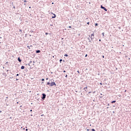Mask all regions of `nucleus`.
Wrapping results in <instances>:
<instances>
[{
    "label": "nucleus",
    "mask_w": 131,
    "mask_h": 131,
    "mask_svg": "<svg viewBox=\"0 0 131 131\" xmlns=\"http://www.w3.org/2000/svg\"><path fill=\"white\" fill-rule=\"evenodd\" d=\"M113 103H116V101L114 100L112 102V103L113 104Z\"/></svg>",
    "instance_id": "nucleus-9"
},
{
    "label": "nucleus",
    "mask_w": 131,
    "mask_h": 131,
    "mask_svg": "<svg viewBox=\"0 0 131 131\" xmlns=\"http://www.w3.org/2000/svg\"><path fill=\"white\" fill-rule=\"evenodd\" d=\"M92 131H96V130H95V129H94V128L92 129Z\"/></svg>",
    "instance_id": "nucleus-13"
},
{
    "label": "nucleus",
    "mask_w": 131,
    "mask_h": 131,
    "mask_svg": "<svg viewBox=\"0 0 131 131\" xmlns=\"http://www.w3.org/2000/svg\"><path fill=\"white\" fill-rule=\"evenodd\" d=\"M85 89H88V87H85L83 89V90H84L85 91H86V90H85Z\"/></svg>",
    "instance_id": "nucleus-11"
},
{
    "label": "nucleus",
    "mask_w": 131,
    "mask_h": 131,
    "mask_svg": "<svg viewBox=\"0 0 131 131\" xmlns=\"http://www.w3.org/2000/svg\"><path fill=\"white\" fill-rule=\"evenodd\" d=\"M72 28L71 26H69V28Z\"/></svg>",
    "instance_id": "nucleus-23"
},
{
    "label": "nucleus",
    "mask_w": 131,
    "mask_h": 131,
    "mask_svg": "<svg viewBox=\"0 0 131 131\" xmlns=\"http://www.w3.org/2000/svg\"><path fill=\"white\" fill-rule=\"evenodd\" d=\"M52 14H53V15H54V16H52V18H56V14H54V13H52Z\"/></svg>",
    "instance_id": "nucleus-5"
},
{
    "label": "nucleus",
    "mask_w": 131,
    "mask_h": 131,
    "mask_svg": "<svg viewBox=\"0 0 131 131\" xmlns=\"http://www.w3.org/2000/svg\"><path fill=\"white\" fill-rule=\"evenodd\" d=\"M47 84H48V85L50 84V82H47Z\"/></svg>",
    "instance_id": "nucleus-21"
},
{
    "label": "nucleus",
    "mask_w": 131,
    "mask_h": 131,
    "mask_svg": "<svg viewBox=\"0 0 131 131\" xmlns=\"http://www.w3.org/2000/svg\"><path fill=\"white\" fill-rule=\"evenodd\" d=\"M19 31H20V32H22V30L20 29Z\"/></svg>",
    "instance_id": "nucleus-16"
},
{
    "label": "nucleus",
    "mask_w": 131,
    "mask_h": 131,
    "mask_svg": "<svg viewBox=\"0 0 131 131\" xmlns=\"http://www.w3.org/2000/svg\"><path fill=\"white\" fill-rule=\"evenodd\" d=\"M60 62H62V59H60Z\"/></svg>",
    "instance_id": "nucleus-20"
},
{
    "label": "nucleus",
    "mask_w": 131,
    "mask_h": 131,
    "mask_svg": "<svg viewBox=\"0 0 131 131\" xmlns=\"http://www.w3.org/2000/svg\"><path fill=\"white\" fill-rule=\"evenodd\" d=\"M28 130V129H26V131Z\"/></svg>",
    "instance_id": "nucleus-35"
},
{
    "label": "nucleus",
    "mask_w": 131,
    "mask_h": 131,
    "mask_svg": "<svg viewBox=\"0 0 131 131\" xmlns=\"http://www.w3.org/2000/svg\"><path fill=\"white\" fill-rule=\"evenodd\" d=\"M99 41H101V39H99Z\"/></svg>",
    "instance_id": "nucleus-39"
},
{
    "label": "nucleus",
    "mask_w": 131,
    "mask_h": 131,
    "mask_svg": "<svg viewBox=\"0 0 131 131\" xmlns=\"http://www.w3.org/2000/svg\"><path fill=\"white\" fill-rule=\"evenodd\" d=\"M46 94H42V100H44V99H46Z\"/></svg>",
    "instance_id": "nucleus-4"
},
{
    "label": "nucleus",
    "mask_w": 131,
    "mask_h": 131,
    "mask_svg": "<svg viewBox=\"0 0 131 131\" xmlns=\"http://www.w3.org/2000/svg\"><path fill=\"white\" fill-rule=\"evenodd\" d=\"M17 104H19V102H17Z\"/></svg>",
    "instance_id": "nucleus-36"
},
{
    "label": "nucleus",
    "mask_w": 131,
    "mask_h": 131,
    "mask_svg": "<svg viewBox=\"0 0 131 131\" xmlns=\"http://www.w3.org/2000/svg\"><path fill=\"white\" fill-rule=\"evenodd\" d=\"M66 77L67 78V77H68V75H66Z\"/></svg>",
    "instance_id": "nucleus-25"
},
{
    "label": "nucleus",
    "mask_w": 131,
    "mask_h": 131,
    "mask_svg": "<svg viewBox=\"0 0 131 131\" xmlns=\"http://www.w3.org/2000/svg\"><path fill=\"white\" fill-rule=\"evenodd\" d=\"M46 35H48V34H49V33H46Z\"/></svg>",
    "instance_id": "nucleus-24"
},
{
    "label": "nucleus",
    "mask_w": 131,
    "mask_h": 131,
    "mask_svg": "<svg viewBox=\"0 0 131 131\" xmlns=\"http://www.w3.org/2000/svg\"><path fill=\"white\" fill-rule=\"evenodd\" d=\"M18 61H19V62H21L22 60L20 59V57H18L17 59Z\"/></svg>",
    "instance_id": "nucleus-6"
},
{
    "label": "nucleus",
    "mask_w": 131,
    "mask_h": 131,
    "mask_svg": "<svg viewBox=\"0 0 131 131\" xmlns=\"http://www.w3.org/2000/svg\"><path fill=\"white\" fill-rule=\"evenodd\" d=\"M30 47H32V45H31Z\"/></svg>",
    "instance_id": "nucleus-41"
},
{
    "label": "nucleus",
    "mask_w": 131,
    "mask_h": 131,
    "mask_svg": "<svg viewBox=\"0 0 131 131\" xmlns=\"http://www.w3.org/2000/svg\"><path fill=\"white\" fill-rule=\"evenodd\" d=\"M25 69V67H24V66H21V69Z\"/></svg>",
    "instance_id": "nucleus-7"
},
{
    "label": "nucleus",
    "mask_w": 131,
    "mask_h": 131,
    "mask_svg": "<svg viewBox=\"0 0 131 131\" xmlns=\"http://www.w3.org/2000/svg\"><path fill=\"white\" fill-rule=\"evenodd\" d=\"M87 130H90V129H88Z\"/></svg>",
    "instance_id": "nucleus-37"
},
{
    "label": "nucleus",
    "mask_w": 131,
    "mask_h": 131,
    "mask_svg": "<svg viewBox=\"0 0 131 131\" xmlns=\"http://www.w3.org/2000/svg\"><path fill=\"white\" fill-rule=\"evenodd\" d=\"M53 85H56V83H55V82H52L50 83V86H53Z\"/></svg>",
    "instance_id": "nucleus-2"
},
{
    "label": "nucleus",
    "mask_w": 131,
    "mask_h": 131,
    "mask_svg": "<svg viewBox=\"0 0 131 131\" xmlns=\"http://www.w3.org/2000/svg\"><path fill=\"white\" fill-rule=\"evenodd\" d=\"M85 57H88V54H86L85 56Z\"/></svg>",
    "instance_id": "nucleus-19"
},
{
    "label": "nucleus",
    "mask_w": 131,
    "mask_h": 131,
    "mask_svg": "<svg viewBox=\"0 0 131 131\" xmlns=\"http://www.w3.org/2000/svg\"><path fill=\"white\" fill-rule=\"evenodd\" d=\"M36 53H40V50L36 51Z\"/></svg>",
    "instance_id": "nucleus-8"
},
{
    "label": "nucleus",
    "mask_w": 131,
    "mask_h": 131,
    "mask_svg": "<svg viewBox=\"0 0 131 131\" xmlns=\"http://www.w3.org/2000/svg\"><path fill=\"white\" fill-rule=\"evenodd\" d=\"M52 5H54V3H52Z\"/></svg>",
    "instance_id": "nucleus-38"
},
{
    "label": "nucleus",
    "mask_w": 131,
    "mask_h": 131,
    "mask_svg": "<svg viewBox=\"0 0 131 131\" xmlns=\"http://www.w3.org/2000/svg\"><path fill=\"white\" fill-rule=\"evenodd\" d=\"M102 35H103V36H104V33H102Z\"/></svg>",
    "instance_id": "nucleus-29"
},
{
    "label": "nucleus",
    "mask_w": 131,
    "mask_h": 131,
    "mask_svg": "<svg viewBox=\"0 0 131 131\" xmlns=\"http://www.w3.org/2000/svg\"><path fill=\"white\" fill-rule=\"evenodd\" d=\"M77 73H79V71H77Z\"/></svg>",
    "instance_id": "nucleus-27"
},
{
    "label": "nucleus",
    "mask_w": 131,
    "mask_h": 131,
    "mask_svg": "<svg viewBox=\"0 0 131 131\" xmlns=\"http://www.w3.org/2000/svg\"><path fill=\"white\" fill-rule=\"evenodd\" d=\"M95 26H98V23H96V24H95Z\"/></svg>",
    "instance_id": "nucleus-12"
},
{
    "label": "nucleus",
    "mask_w": 131,
    "mask_h": 131,
    "mask_svg": "<svg viewBox=\"0 0 131 131\" xmlns=\"http://www.w3.org/2000/svg\"><path fill=\"white\" fill-rule=\"evenodd\" d=\"M91 40H93V39H94V38H95V34H94V33L92 34V35L91 36Z\"/></svg>",
    "instance_id": "nucleus-1"
},
{
    "label": "nucleus",
    "mask_w": 131,
    "mask_h": 131,
    "mask_svg": "<svg viewBox=\"0 0 131 131\" xmlns=\"http://www.w3.org/2000/svg\"><path fill=\"white\" fill-rule=\"evenodd\" d=\"M102 58H104V55H103V56H102Z\"/></svg>",
    "instance_id": "nucleus-31"
},
{
    "label": "nucleus",
    "mask_w": 131,
    "mask_h": 131,
    "mask_svg": "<svg viewBox=\"0 0 131 131\" xmlns=\"http://www.w3.org/2000/svg\"><path fill=\"white\" fill-rule=\"evenodd\" d=\"M91 93H92V92H89V94H91Z\"/></svg>",
    "instance_id": "nucleus-30"
},
{
    "label": "nucleus",
    "mask_w": 131,
    "mask_h": 131,
    "mask_svg": "<svg viewBox=\"0 0 131 131\" xmlns=\"http://www.w3.org/2000/svg\"><path fill=\"white\" fill-rule=\"evenodd\" d=\"M101 9H103V10H104V11H105V12H107V9H106V8L103 7V6H101Z\"/></svg>",
    "instance_id": "nucleus-3"
},
{
    "label": "nucleus",
    "mask_w": 131,
    "mask_h": 131,
    "mask_svg": "<svg viewBox=\"0 0 131 131\" xmlns=\"http://www.w3.org/2000/svg\"><path fill=\"white\" fill-rule=\"evenodd\" d=\"M16 80H18V79H16Z\"/></svg>",
    "instance_id": "nucleus-43"
},
{
    "label": "nucleus",
    "mask_w": 131,
    "mask_h": 131,
    "mask_svg": "<svg viewBox=\"0 0 131 131\" xmlns=\"http://www.w3.org/2000/svg\"><path fill=\"white\" fill-rule=\"evenodd\" d=\"M20 107H22V105H21Z\"/></svg>",
    "instance_id": "nucleus-42"
},
{
    "label": "nucleus",
    "mask_w": 131,
    "mask_h": 131,
    "mask_svg": "<svg viewBox=\"0 0 131 131\" xmlns=\"http://www.w3.org/2000/svg\"><path fill=\"white\" fill-rule=\"evenodd\" d=\"M100 85H102V83H100Z\"/></svg>",
    "instance_id": "nucleus-28"
},
{
    "label": "nucleus",
    "mask_w": 131,
    "mask_h": 131,
    "mask_svg": "<svg viewBox=\"0 0 131 131\" xmlns=\"http://www.w3.org/2000/svg\"><path fill=\"white\" fill-rule=\"evenodd\" d=\"M0 43H1V42H0Z\"/></svg>",
    "instance_id": "nucleus-45"
},
{
    "label": "nucleus",
    "mask_w": 131,
    "mask_h": 131,
    "mask_svg": "<svg viewBox=\"0 0 131 131\" xmlns=\"http://www.w3.org/2000/svg\"><path fill=\"white\" fill-rule=\"evenodd\" d=\"M126 92V90L125 91V93Z\"/></svg>",
    "instance_id": "nucleus-40"
},
{
    "label": "nucleus",
    "mask_w": 131,
    "mask_h": 131,
    "mask_svg": "<svg viewBox=\"0 0 131 131\" xmlns=\"http://www.w3.org/2000/svg\"><path fill=\"white\" fill-rule=\"evenodd\" d=\"M41 80L42 81H45V79H42Z\"/></svg>",
    "instance_id": "nucleus-15"
},
{
    "label": "nucleus",
    "mask_w": 131,
    "mask_h": 131,
    "mask_svg": "<svg viewBox=\"0 0 131 131\" xmlns=\"http://www.w3.org/2000/svg\"><path fill=\"white\" fill-rule=\"evenodd\" d=\"M30 111H31V112H32V110H31Z\"/></svg>",
    "instance_id": "nucleus-33"
},
{
    "label": "nucleus",
    "mask_w": 131,
    "mask_h": 131,
    "mask_svg": "<svg viewBox=\"0 0 131 131\" xmlns=\"http://www.w3.org/2000/svg\"><path fill=\"white\" fill-rule=\"evenodd\" d=\"M48 79H49L48 78H46V80H48Z\"/></svg>",
    "instance_id": "nucleus-26"
},
{
    "label": "nucleus",
    "mask_w": 131,
    "mask_h": 131,
    "mask_svg": "<svg viewBox=\"0 0 131 131\" xmlns=\"http://www.w3.org/2000/svg\"><path fill=\"white\" fill-rule=\"evenodd\" d=\"M87 24H88V25H90V22H88V23H87Z\"/></svg>",
    "instance_id": "nucleus-17"
},
{
    "label": "nucleus",
    "mask_w": 131,
    "mask_h": 131,
    "mask_svg": "<svg viewBox=\"0 0 131 131\" xmlns=\"http://www.w3.org/2000/svg\"><path fill=\"white\" fill-rule=\"evenodd\" d=\"M107 108H108L109 107H107Z\"/></svg>",
    "instance_id": "nucleus-44"
},
{
    "label": "nucleus",
    "mask_w": 131,
    "mask_h": 131,
    "mask_svg": "<svg viewBox=\"0 0 131 131\" xmlns=\"http://www.w3.org/2000/svg\"><path fill=\"white\" fill-rule=\"evenodd\" d=\"M64 57H68V55L67 54H64Z\"/></svg>",
    "instance_id": "nucleus-10"
},
{
    "label": "nucleus",
    "mask_w": 131,
    "mask_h": 131,
    "mask_svg": "<svg viewBox=\"0 0 131 131\" xmlns=\"http://www.w3.org/2000/svg\"><path fill=\"white\" fill-rule=\"evenodd\" d=\"M29 9H31V7H29Z\"/></svg>",
    "instance_id": "nucleus-34"
},
{
    "label": "nucleus",
    "mask_w": 131,
    "mask_h": 131,
    "mask_svg": "<svg viewBox=\"0 0 131 131\" xmlns=\"http://www.w3.org/2000/svg\"><path fill=\"white\" fill-rule=\"evenodd\" d=\"M63 72H64V73L66 72V71H63Z\"/></svg>",
    "instance_id": "nucleus-32"
},
{
    "label": "nucleus",
    "mask_w": 131,
    "mask_h": 131,
    "mask_svg": "<svg viewBox=\"0 0 131 131\" xmlns=\"http://www.w3.org/2000/svg\"><path fill=\"white\" fill-rule=\"evenodd\" d=\"M27 48H28V49H30V47L29 46H27Z\"/></svg>",
    "instance_id": "nucleus-18"
},
{
    "label": "nucleus",
    "mask_w": 131,
    "mask_h": 131,
    "mask_svg": "<svg viewBox=\"0 0 131 131\" xmlns=\"http://www.w3.org/2000/svg\"><path fill=\"white\" fill-rule=\"evenodd\" d=\"M16 76H19V74H17L16 75Z\"/></svg>",
    "instance_id": "nucleus-22"
},
{
    "label": "nucleus",
    "mask_w": 131,
    "mask_h": 131,
    "mask_svg": "<svg viewBox=\"0 0 131 131\" xmlns=\"http://www.w3.org/2000/svg\"><path fill=\"white\" fill-rule=\"evenodd\" d=\"M24 3H27V1L25 0V1H24Z\"/></svg>",
    "instance_id": "nucleus-14"
}]
</instances>
